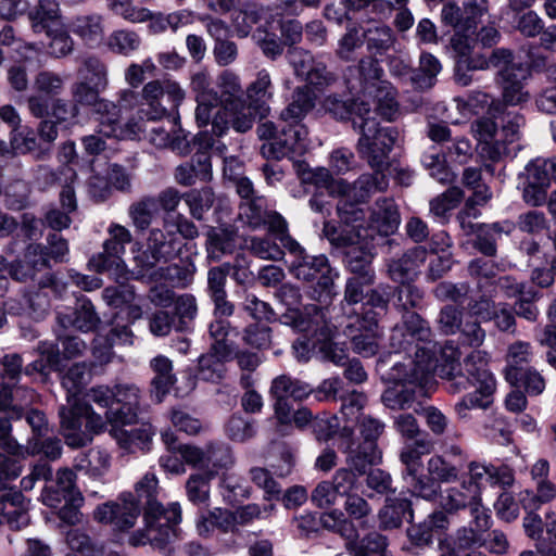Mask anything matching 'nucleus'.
Instances as JSON below:
<instances>
[{
    "instance_id": "nucleus-45",
    "label": "nucleus",
    "mask_w": 556,
    "mask_h": 556,
    "mask_svg": "<svg viewBox=\"0 0 556 556\" xmlns=\"http://www.w3.org/2000/svg\"><path fill=\"white\" fill-rule=\"evenodd\" d=\"M181 199H184V195H181L177 189L169 187L155 197V202L157 203L159 210H163L169 215V213L178 207Z\"/></svg>"
},
{
    "instance_id": "nucleus-25",
    "label": "nucleus",
    "mask_w": 556,
    "mask_h": 556,
    "mask_svg": "<svg viewBox=\"0 0 556 556\" xmlns=\"http://www.w3.org/2000/svg\"><path fill=\"white\" fill-rule=\"evenodd\" d=\"M159 212L160 210L155 202V197L152 195L140 198L128 208L129 217L134 226L139 230H146L159 215Z\"/></svg>"
},
{
    "instance_id": "nucleus-35",
    "label": "nucleus",
    "mask_w": 556,
    "mask_h": 556,
    "mask_svg": "<svg viewBox=\"0 0 556 556\" xmlns=\"http://www.w3.org/2000/svg\"><path fill=\"white\" fill-rule=\"evenodd\" d=\"M98 321L99 318L92 303L87 299L80 300L79 307L71 320L72 325L81 331H90L97 326Z\"/></svg>"
},
{
    "instance_id": "nucleus-24",
    "label": "nucleus",
    "mask_w": 556,
    "mask_h": 556,
    "mask_svg": "<svg viewBox=\"0 0 556 556\" xmlns=\"http://www.w3.org/2000/svg\"><path fill=\"white\" fill-rule=\"evenodd\" d=\"M236 231L230 228H211L207 232L208 256L218 261L224 254L231 253L236 247Z\"/></svg>"
},
{
    "instance_id": "nucleus-47",
    "label": "nucleus",
    "mask_w": 556,
    "mask_h": 556,
    "mask_svg": "<svg viewBox=\"0 0 556 556\" xmlns=\"http://www.w3.org/2000/svg\"><path fill=\"white\" fill-rule=\"evenodd\" d=\"M113 344L108 338L98 336L93 341L92 356L97 364L105 365L111 362Z\"/></svg>"
},
{
    "instance_id": "nucleus-42",
    "label": "nucleus",
    "mask_w": 556,
    "mask_h": 556,
    "mask_svg": "<svg viewBox=\"0 0 556 556\" xmlns=\"http://www.w3.org/2000/svg\"><path fill=\"white\" fill-rule=\"evenodd\" d=\"M49 253L40 244H29L25 252V262L31 271L40 270L49 266Z\"/></svg>"
},
{
    "instance_id": "nucleus-34",
    "label": "nucleus",
    "mask_w": 556,
    "mask_h": 556,
    "mask_svg": "<svg viewBox=\"0 0 556 556\" xmlns=\"http://www.w3.org/2000/svg\"><path fill=\"white\" fill-rule=\"evenodd\" d=\"M79 114V108L74 101L56 98L50 101L49 113L59 124H72Z\"/></svg>"
},
{
    "instance_id": "nucleus-57",
    "label": "nucleus",
    "mask_w": 556,
    "mask_h": 556,
    "mask_svg": "<svg viewBox=\"0 0 556 556\" xmlns=\"http://www.w3.org/2000/svg\"><path fill=\"white\" fill-rule=\"evenodd\" d=\"M175 179L182 186H192L200 180L195 172L194 164H191V162L181 164L176 168Z\"/></svg>"
},
{
    "instance_id": "nucleus-59",
    "label": "nucleus",
    "mask_w": 556,
    "mask_h": 556,
    "mask_svg": "<svg viewBox=\"0 0 556 556\" xmlns=\"http://www.w3.org/2000/svg\"><path fill=\"white\" fill-rule=\"evenodd\" d=\"M36 452L41 453L51 460H54L61 456V441L55 438H48L40 443V447L37 448ZM33 453H35V450L33 451Z\"/></svg>"
},
{
    "instance_id": "nucleus-22",
    "label": "nucleus",
    "mask_w": 556,
    "mask_h": 556,
    "mask_svg": "<svg viewBox=\"0 0 556 556\" xmlns=\"http://www.w3.org/2000/svg\"><path fill=\"white\" fill-rule=\"evenodd\" d=\"M149 30L152 34H161L170 29L176 31L178 28L189 25L193 21L192 13L186 10L177 11L170 14L152 13L149 10Z\"/></svg>"
},
{
    "instance_id": "nucleus-38",
    "label": "nucleus",
    "mask_w": 556,
    "mask_h": 556,
    "mask_svg": "<svg viewBox=\"0 0 556 556\" xmlns=\"http://www.w3.org/2000/svg\"><path fill=\"white\" fill-rule=\"evenodd\" d=\"M175 311L180 318L179 330L187 328L186 324L197 315L195 298L191 294H182L175 300Z\"/></svg>"
},
{
    "instance_id": "nucleus-55",
    "label": "nucleus",
    "mask_w": 556,
    "mask_h": 556,
    "mask_svg": "<svg viewBox=\"0 0 556 556\" xmlns=\"http://www.w3.org/2000/svg\"><path fill=\"white\" fill-rule=\"evenodd\" d=\"M149 298L154 305L161 307H168L175 300L174 292L164 286L152 288Z\"/></svg>"
},
{
    "instance_id": "nucleus-64",
    "label": "nucleus",
    "mask_w": 556,
    "mask_h": 556,
    "mask_svg": "<svg viewBox=\"0 0 556 556\" xmlns=\"http://www.w3.org/2000/svg\"><path fill=\"white\" fill-rule=\"evenodd\" d=\"M85 151L90 155H98L105 151L106 143L98 135H89L81 139Z\"/></svg>"
},
{
    "instance_id": "nucleus-13",
    "label": "nucleus",
    "mask_w": 556,
    "mask_h": 556,
    "mask_svg": "<svg viewBox=\"0 0 556 556\" xmlns=\"http://www.w3.org/2000/svg\"><path fill=\"white\" fill-rule=\"evenodd\" d=\"M178 453L185 466L217 470L228 464V451L217 444L208 443L204 448L191 444H178Z\"/></svg>"
},
{
    "instance_id": "nucleus-40",
    "label": "nucleus",
    "mask_w": 556,
    "mask_h": 556,
    "mask_svg": "<svg viewBox=\"0 0 556 556\" xmlns=\"http://www.w3.org/2000/svg\"><path fill=\"white\" fill-rule=\"evenodd\" d=\"M88 466L89 473L92 477H102L110 469L111 456L104 450L93 448L88 454Z\"/></svg>"
},
{
    "instance_id": "nucleus-21",
    "label": "nucleus",
    "mask_w": 556,
    "mask_h": 556,
    "mask_svg": "<svg viewBox=\"0 0 556 556\" xmlns=\"http://www.w3.org/2000/svg\"><path fill=\"white\" fill-rule=\"evenodd\" d=\"M70 29L85 42H97L103 37V17L100 14L76 16L71 21Z\"/></svg>"
},
{
    "instance_id": "nucleus-41",
    "label": "nucleus",
    "mask_w": 556,
    "mask_h": 556,
    "mask_svg": "<svg viewBox=\"0 0 556 556\" xmlns=\"http://www.w3.org/2000/svg\"><path fill=\"white\" fill-rule=\"evenodd\" d=\"M170 419H172L174 427L177 430L185 432L189 435H194V434L199 433L200 430L202 429V425L199 419L193 418L186 412H182L179 409H174L172 412Z\"/></svg>"
},
{
    "instance_id": "nucleus-12",
    "label": "nucleus",
    "mask_w": 556,
    "mask_h": 556,
    "mask_svg": "<svg viewBox=\"0 0 556 556\" xmlns=\"http://www.w3.org/2000/svg\"><path fill=\"white\" fill-rule=\"evenodd\" d=\"M115 409L106 410L105 418L111 425H130L136 421L140 405V390L131 383L115 384Z\"/></svg>"
},
{
    "instance_id": "nucleus-2",
    "label": "nucleus",
    "mask_w": 556,
    "mask_h": 556,
    "mask_svg": "<svg viewBox=\"0 0 556 556\" xmlns=\"http://www.w3.org/2000/svg\"><path fill=\"white\" fill-rule=\"evenodd\" d=\"M184 99L185 91L177 81L168 78L154 79L147 83L140 93L129 89L123 90L119 97V106L138 108V118L131 117L128 121L141 124L142 131L137 137V139H141L146 132L144 118L159 121L167 114L168 110H176Z\"/></svg>"
},
{
    "instance_id": "nucleus-17",
    "label": "nucleus",
    "mask_w": 556,
    "mask_h": 556,
    "mask_svg": "<svg viewBox=\"0 0 556 556\" xmlns=\"http://www.w3.org/2000/svg\"><path fill=\"white\" fill-rule=\"evenodd\" d=\"M150 365L155 374L151 383V396L157 403H161L175 382L173 365L172 362L163 355L154 357Z\"/></svg>"
},
{
    "instance_id": "nucleus-33",
    "label": "nucleus",
    "mask_w": 556,
    "mask_h": 556,
    "mask_svg": "<svg viewBox=\"0 0 556 556\" xmlns=\"http://www.w3.org/2000/svg\"><path fill=\"white\" fill-rule=\"evenodd\" d=\"M102 296L109 306L119 308V313L124 312L127 303L136 300L134 287L127 285L108 287L103 290Z\"/></svg>"
},
{
    "instance_id": "nucleus-51",
    "label": "nucleus",
    "mask_w": 556,
    "mask_h": 556,
    "mask_svg": "<svg viewBox=\"0 0 556 556\" xmlns=\"http://www.w3.org/2000/svg\"><path fill=\"white\" fill-rule=\"evenodd\" d=\"M208 289L212 298H219L226 294L224 287L226 282V273L220 267H215L208 271Z\"/></svg>"
},
{
    "instance_id": "nucleus-20",
    "label": "nucleus",
    "mask_w": 556,
    "mask_h": 556,
    "mask_svg": "<svg viewBox=\"0 0 556 556\" xmlns=\"http://www.w3.org/2000/svg\"><path fill=\"white\" fill-rule=\"evenodd\" d=\"M87 364L75 363L62 376V387L66 390V400L70 407L81 402L79 395L88 383Z\"/></svg>"
},
{
    "instance_id": "nucleus-29",
    "label": "nucleus",
    "mask_w": 556,
    "mask_h": 556,
    "mask_svg": "<svg viewBox=\"0 0 556 556\" xmlns=\"http://www.w3.org/2000/svg\"><path fill=\"white\" fill-rule=\"evenodd\" d=\"M212 521L215 528L225 533H237L243 522V508L238 507L235 511L215 508L212 510Z\"/></svg>"
},
{
    "instance_id": "nucleus-14",
    "label": "nucleus",
    "mask_w": 556,
    "mask_h": 556,
    "mask_svg": "<svg viewBox=\"0 0 556 556\" xmlns=\"http://www.w3.org/2000/svg\"><path fill=\"white\" fill-rule=\"evenodd\" d=\"M111 434L123 450L136 453L150 451L154 432L149 424H143L130 430L118 428V425H112Z\"/></svg>"
},
{
    "instance_id": "nucleus-6",
    "label": "nucleus",
    "mask_w": 556,
    "mask_h": 556,
    "mask_svg": "<svg viewBox=\"0 0 556 556\" xmlns=\"http://www.w3.org/2000/svg\"><path fill=\"white\" fill-rule=\"evenodd\" d=\"M22 466L16 459L0 453V523L20 530L29 523L28 501L16 490H2L7 482L20 476Z\"/></svg>"
},
{
    "instance_id": "nucleus-48",
    "label": "nucleus",
    "mask_w": 556,
    "mask_h": 556,
    "mask_svg": "<svg viewBox=\"0 0 556 556\" xmlns=\"http://www.w3.org/2000/svg\"><path fill=\"white\" fill-rule=\"evenodd\" d=\"M216 62L226 66L235 61L238 54L237 46L228 40L217 41L214 47Z\"/></svg>"
},
{
    "instance_id": "nucleus-60",
    "label": "nucleus",
    "mask_w": 556,
    "mask_h": 556,
    "mask_svg": "<svg viewBox=\"0 0 556 556\" xmlns=\"http://www.w3.org/2000/svg\"><path fill=\"white\" fill-rule=\"evenodd\" d=\"M67 212H61L59 210H51L48 212L46 219L48 225L54 230H62L70 226L71 217Z\"/></svg>"
},
{
    "instance_id": "nucleus-8",
    "label": "nucleus",
    "mask_w": 556,
    "mask_h": 556,
    "mask_svg": "<svg viewBox=\"0 0 556 556\" xmlns=\"http://www.w3.org/2000/svg\"><path fill=\"white\" fill-rule=\"evenodd\" d=\"M108 232L110 238L103 243V252L92 256L88 266L97 273H108L114 280L121 282L129 276L123 255L132 236L126 227L118 224L110 225Z\"/></svg>"
},
{
    "instance_id": "nucleus-49",
    "label": "nucleus",
    "mask_w": 556,
    "mask_h": 556,
    "mask_svg": "<svg viewBox=\"0 0 556 556\" xmlns=\"http://www.w3.org/2000/svg\"><path fill=\"white\" fill-rule=\"evenodd\" d=\"M191 164H194L195 172L200 181H207L212 177L211 156L205 151H197L192 159Z\"/></svg>"
},
{
    "instance_id": "nucleus-53",
    "label": "nucleus",
    "mask_w": 556,
    "mask_h": 556,
    "mask_svg": "<svg viewBox=\"0 0 556 556\" xmlns=\"http://www.w3.org/2000/svg\"><path fill=\"white\" fill-rule=\"evenodd\" d=\"M12 149L17 153H26L31 151L36 146V140L33 132L27 134L24 130H17L11 137Z\"/></svg>"
},
{
    "instance_id": "nucleus-4",
    "label": "nucleus",
    "mask_w": 556,
    "mask_h": 556,
    "mask_svg": "<svg viewBox=\"0 0 556 556\" xmlns=\"http://www.w3.org/2000/svg\"><path fill=\"white\" fill-rule=\"evenodd\" d=\"M199 235L197 226L181 214L166 215L162 228H152L148 237V249L151 257L144 252L135 256L140 268L138 274L144 275L161 260L168 261L177 255L184 239H194Z\"/></svg>"
},
{
    "instance_id": "nucleus-36",
    "label": "nucleus",
    "mask_w": 556,
    "mask_h": 556,
    "mask_svg": "<svg viewBox=\"0 0 556 556\" xmlns=\"http://www.w3.org/2000/svg\"><path fill=\"white\" fill-rule=\"evenodd\" d=\"M222 496L226 504L232 506L233 508L242 507V498H243V486L241 485L239 479L226 476L222 482Z\"/></svg>"
},
{
    "instance_id": "nucleus-54",
    "label": "nucleus",
    "mask_w": 556,
    "mask_h": 556,
    "mask_svg": "<svg viewBox=\"0 0 556 556\" xmlns=\"http://www.w3.org/2000/svg\"><path fill=\"white\" fill-rule=\"evenodd\" d=\"M172 329V318L166 312H157L150 319V330L153 334L163 337Z\"/></svg>"
},
{
    "instance_id": "nucleus-11",
    "label": "nucleus",
    "mask_w": 556,
    "mask_h": 556,
    "mask_svg": "<svg viewBox=\"0 0 556 556\" xmlns=\"http://www.w3.org/2000/svg\"><path fill=\"white\" fill-rule=\"evenodd\" d=\"M3 372L1 376L3 384V395L0 396V410L4 409L12 402L11 388L20 377L23 361L18 354L5 355L3 357ZM11 424L7 417L0 416V444L11 453H15L16 444L10 438Z\"/></svg>"
},
{
    "instance_id": "nucleus-16",
    "label": "nucleus",
    "mask_w": 556,
    "mask_h": 556,
    "mask_svg": "<svg viewBox=\"0 0 556 556\" xmlns=\"http://www.w3.org/2000/svg\"><path fill=\"white\" fill-rule=\"evenodd\" d=\"M39 357L26 366V375L38 372L47 376L50 371H60L63 365V356L58 344L53 342H40L38 345Z\"/></svg>"
},
{
    "instance_id": "nucleus-52",
    "label": "nucleus",
    "mask_w": 556,
    "mask_h": 556,
    "mask_svg": "<svg viewBox=\"0 0 556 556\" xmlns=\"http://www.w3.org/2000/svg\"><path fill=\"white\" fill-rule=\"evenodd\" d=\"M62 356L65 359H73L81 356L87 345L86 343L78 337H67L62 341Z\"/></svg>"
},
{
    "instance_id": "nucleus-44",
    "label": "nucleus",
    "mask_w": 556,
    "mask_h": 556,
    "mask_svg": "<svg viewBox=\"0 0 556 556\" xmlns=\"http://www.w3.org/2000/svg\"><path fill=\"white\" fill-rule=\"evenodd\" d=\"M159 464L166 472L173 475H182L186 472L185 463L178 453V447L166 450V453L160 457Z\"/></svg>"
},
{
    "instance_id": "nucleus-37",
    "label": "nucleus",
    "mask_w": 556,
    "mask_h": 556,
    "mask_svg": "<svg viewBox=\"0 0 556 556\" xmlns=\"http://www.w3.org/2000/svg\"><path fill=\"white\" fill-rule=\"evenodd\" d=\"M76 475L68 468L60 469L56 473V486L63 492V495L68 496V501L83 502L84 498L75 486Z\"/></svg>"
},
{
    "instance_id": "nucleus-28",
    "label": "nucleus",
    "mask_w": 556,
    "mask_h": 556,
    "mask_svg": "<svg viewBox=\"0 0 556 556\" xmlns=\"http://www.w3.org/2000/svg\"><path fill=\"white\" fill-rule=\"evenodd\" d=\"M108 9L115 15L122 17L129 23H143L147 22L149 10L146 8L136 7L132 0H105Z\"/></svg>"
},
{
    "instance_id": "nucleus-56",
    "label": "nucleus",
    "mask_w": 556,
    "mask_h": 556,
    "mask_svg": "<svg viewBox=\"0 0 556 556\" xmlns=\"http://www.w3.org/2000/svg\"><path fill=\"white\" fill-rule=\"evenodd\" d=\"M72 282L85 291H93L102 286V280L94 276H87L75 270L70 271Z\"/></svg>"
},
{
    "instance_id": "nucleus-7",
    "label": "nucleus",
    "mask_w": 556,
    "mask_h": 556,
    "mask_svg": "<svg viewBox=\"0 0 556 556\" xmlns=\"http://www.w3.org/2000/svg\"><path fill=\"white\" fill-rule=\"evenodd\" d=\"M61 429L66 444L72 447H83L89 444L93 434L105 429V420L84 402L70 407L60 408Z\"/></svg>"
},
{
    "instance_id": "nucleus-30",
    "label": "nucleus",
    "mask_w": 556,
    "mask_h": 556,
    "mask_svg": "<svg viewBox=\"0 0 556 556\" xmlns=\"http://www.w3.org/2000/svg\"><path fill=\"white\" fill-rule=\"evenodd\" d=\"M50 38L48 45V52L54 58H64L72 53L74 49V41L68 31L63 27L50 28L45 30Z\"/></svg>"
},
{
    "instance_id": "nucleus-31",
    "label": "nucleus",
    "mask_w": 556,
    "mask_h": 556,
    "mask_svg": "<svg viewBox=\"0 0 556 556\" xmlns=\"http://www.w3.org/2000/svg\"><path fill=\"white\" fill-rule=\"evenodd\" d=\"M76 177L74 167H62L56 176L58 182L62 186L60 194L61 204L68 212H74L77 206L73 187Z\"/></svg>"
},
{
    "instance_id": "nucleus-61",
    "label": "nucleus",
    "mask_w": 556,
    "mask_h": 556,
    "mask_svg": "<svg viewBox=\"0 0 556 556\" xmlns=\"http://www.w3.org/2000/svg\"><path fill=\"white\" fill-rule=\"evenodd\" d=\"M0 118L12 128V135L21 127L20 114L15 108L10 104L0 108Z\"/></svg>"
},
{
    "instance_id": "nucleus-23",
    "label": "nucleus",
    "mask_w": 556,
    "mask_h": 556,
    "mask_svg": "<svg viewBox=\"0 0 556 556\" xmlns=\"http://www.w3.org/2000/svg\"><path fill=\"white\" fill-rule=\"evenodd\" d=\"M105 46L112 53L129 56L139 50L141 37L132 29H115L106 37Z\"/></svg>"
},
{
    "instance_id": "nucleus-58",
    "label": "nucleus",
    "mask_w": 556,
    "mask_h": 556,
    "mask_svg": "<svg viewBox=\"0 0 556 556\" xmlns=\"http://www.w3.org/2000/svg\"><path fill=\"white\" fill-rule=\"evenodd\" d=\"M49 260L53 258L55 261L62 262L68 252L67 242L60 235L54 233L49 237Z\"/></svg>"
},
{
    "instance_id": "nucleus-10",
    "label": "nucleus",
    "mask_w": 556,
    "mask_h": 556,
    "mask_svg": "<svg viewBox=\"0 0 556 556\" xmlns=\"http://www.w3.org/2000/svg\"><path fill=\"white\" fill-rule=\"evenodd\" d=\"M67 80L66 74L51 70L39 71L33 80L35 93L27 99L30 114L37 118L48 116L50 101L59 98L64 92Z\"/></svg>"
},
{
    "instance_id": "nucleus-9",
    "label": "nucleus",
    "mask_w": 556,
    "mask_h": 556,
    "mask_svg": "<svg viewBox=\"0 0 556 556\" xmlns=\"http://www.w3.org/2000/svg\"><path fill=\"white\" fill-rule=\"evenodd\" d=\"M219 86L224 97V105L213 119V129L217 135H224L230 127L237 132H243V101L240 92V77L230 71L219 76Z\"/></svg>"
},
{
    "instance_id": "nucleus-39",
    "label": "nucleus",
    "mask_w": 556,
    "mask_h": 556,
    "mask_svg": "<svg viewBox=\"0 0 556 556\" xmlns=\"http://www.w3.org/2000/svg\"><path fill=\"white\" fill-rule=\"evenodd\" d=\"M116 396L115 386L111 388L106 384H98L90 388L87 392V397L101 407L108 410L115 409L114 399Z\"/></svg>"
},
{
    "instance_id": "nucleus-32",
    "label": "nucleus",
    "mask_w": 556,
    "mask_h": 556,
    "mask_svg": "<svg viewBox=\"0 0 556 556\" xmlns=\"http://www.w3.org/2000/svg\"><path fill=\"white\" fill-rule=\"evenodd\" d=\"M78 75L80 78L94 83L96 86H102L105 88L108 85L106 66L98 58H87L78 70Z\"/></svg>"
},
{
    "instance_id": "nucleus-1",
    "label": "nucleus",
    "mask_w": 556,
    "mask_h": 556,
    "mask_svg": "<svg viewBox=\"0 0 556 556\" xmlns=\"http://www.w3.org/2000/svg\"><path fill=\"white\" fill-rule=\"evenodd\" d=\"M136 495L123 492L116 501L99 505L93 511V519L110 526L115 532L131 529L141 513L139 501H146L143 510L144 528L135 531L128 539L131 546L150 544L154 548L164 549L181 539V507L178 502L162 505L156 501L159 480L152 472H147L136 484Z\"/></svg>"
},
{
    "instance_id": "nucleus-27",
    "label": "nucleus",
    "mask_w": 556,
    "mask_h": 556,
    "mask_svg": "<svg viewBox=\"0 0 556 556\" xmlns=\"http://www.w3.org/2000/svg\"><path fill=\"white\" fill-rule=\"evenodd\" d=\"M184 200L192 217L200 220L213 205L214 193L211 188L193 189L184 194Z\"/></svg>"
},
{
    "instance_id": "nucleus-18",
    "label": "nucleus",
    "mask_w": 556,
    "mask_h": 556,
    "mask_svg": "<svg viewBox=\"0 0 556 556\" xmlns=\"http://www.w3.org/2000/svg\"><path fill=\"white\" fill-rule=\"evenodd\" d=\"M108 182L122 191L128 190L130 187V179L126 170L117 164H112L109 167L108 180L98 176L90 179L89 192L100 200L105 199L109 193Z\"/></svg>"
},
{
    "instance_id": "nucleus-26",
    "label": "nucleus",
    "mask_w": 556,
    "mask_h": 556,
    "mask_svg": "<svg viewBox=\"0 0 556 556\" xmlns=\"http://www.w3.org/2000/svg\"><path fill=\"white\" fill-rule=\"evenodd\" d=\"M217 470L208 469L204 473H193L186 483L188 500L193 504H204L210 498V481Z\"/></svg>"
},
{
    "instance_id": "nucleus-19",
    "label": "nucleus",
    "mask_w": 556,
    "mask_h": 556,
    "mask_svg": "<svg viewBox=\"0 0 556 556\" xmlns=\"http://www.w3.org/2000/svg\"><path fill=\"white\" fill-rule=\"evenodd\" d=\"M28 17L35 33L52 28L61 18V10L56 0H38V3L28 12Z\"/></svg>"
},
{
    "instance_id": "nucleus-5",
    "label": "nucleus",
    "mask_w": 556,
    "mask_h": 556,
    "mask_svg": "<svg viewBox=\"0 0 556 556\" xmlns=\"http://www.w3.org/2000/svg\"><path fill=\"white\" fill-rule=\"evenodd\" d=\"M210 334L213 343L210 352L199 358L198 377L204 381L219 382L226 376V363L238 355L239 345L235 339L239 332L219 319L211 323Z\"/></svg>"
},
{
    "instance_id": "nucleus-62",
    "label": "nucleus",
    "mask_w": 556,
    "mask_h": 556,
    "mask_svg": "<svg viewBox=\"0 0 556 556\" xmlns=\"http://www.w3.org/2000/svg\"><path fill=\"white\" fill-rule=\"evenodd\" d=\"M157 62L164 68L175 71L180 68L185 64L186 60L185 58H181L177 52L168 51L159 53Z\"/></svg>"
},
{
    "instance_id": "nucleus-15",
    "label": "nucleus",
    "mask_w": 556,
    "mask_h": 556,
    "mask_svg": "<svg viewBox=\"0 0 556 556\" xmlns=\"http://www.w3.org/2000/svg\"><path fill=\"white\" fill-rule=\"evenodd\" d=\"M169 128L164 125L152 127L149 130L148 139L156 148H170L179 154H187L189 149V141L184 131L178 128L175 122H169Z\"/></svg>"
},
{
    "instance_id": "nucleus-50",
    "label": "nucleus",
    "mask_w": 556,
    "mask_h": 556,
    "mask_svg": "<svg viewBox=\"0 0 556 556\" xmlns=\"http://www.w3.org/2000/svg\"><path fill=\"white\" fill-rule=\"evenodd\" d=\"M8 81L16 91H25L28 88V75L24 65H13L8 71Z\"/></svg>"
},
{
    "instance_id": "nucleus-43",
    "label": "nucleus",
    "mask_w": 556,
    "mask_h": 556,
    "mask_svg": "<svg viewBox=\"0 0 556 556\" xmlns=\"http://www.w3.org/2000/svg\"><path fill=\"white\" fill-rule=\"evenodd\" d=\"M224 176L236 184L240 194L243 188V165L237 156L224 159Z\"/></svg>"
},
{
    "instance_id": "nucleus-3",
    "label": "nucleus",
    "mask_w": 556,
    "mask_h": 556,
    "mask_svg": "<svg viewBox=\"0 0 556 556\" xmlns=\"http://www.w3.org/2000/svg\"><path fill=\"white\" fill-rule=\"evenodd\" d=\"M104 89L102 86H96L94 83L80 78V80L72 85L71 91L77 105L81 104L93 108L100 135L118 140H132L139 137L142 131L141 124L134 121L121 124V108L113 102L99 99V93Z\"/></svg>"
},
{
    "instance_id": "nucleus-46",
    "label": "nucleus",
    "mask_w": 556,
    "mask_h": 556,
    "mask_svg": "<svg viewBox=\"0 0 556 556\" xmlns=\"http://www.w3.org/2000/svg\"><path fill=\"white\" fill-rule=\"evenodd\" d=\"M213 134L208 131H200L193 140V144L198 148L197 151H205L208 153L211 149H214L218 154H223L226 150L225 144L216 142L214 136L222 137L223 135H217L212 128Z\"/></svg>"
},
{
    "instance_id": "nucleus-63",
    "label": "nucleus",
    "mask_w": 556,
    "mask_h": 556,
    "mask_svg": "<svg viewBox=\"0 0 556 556\" xmlns=\"http://www.w3.org/2000/svg\"><path fill=\"white\" fill-rule=\"evenodd\" d=\"M70 504L63 506L59 511V517L61 520L65 521L70 525H75L80 520V513L78 510V507L83 502L76 501H68Z\"/></svg>"
}]
</instances>
